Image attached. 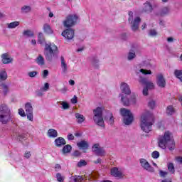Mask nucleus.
<instances>
[{
	"instance_id": "10",
	"label": "nucleus",
	"mask_w": 182,
	"mask_h": 182,
	"mask_svg": "<svg viewBox=\"0 0 182 182\" xmlns=\"http://www.w3.org/2000/svg\"><path fill=\"white\" fill-rule=\"evenodd\" d=\"M110 173L111 176L117 178H123V177H124V171H123L122 168L114 167L111 168Z\"/></svg>"
},
{
	"instance_id": "32",
	"label": "nucleus",
	"mask_w": 182,
	"mask_h": 182,
	"mask_svg": "<svg viewBox=\"0 0 182 182\" xmlns=\"http://www.w3.org/2000/svg\"><path fill=\"white\" fill-rule=\"evenodd\" d=\"M36 62L40 66H43V65H45V58H43L42 55H38L36 59Z\"/></svg>"
},
{
	"instance_id": "12",
	"label": "nucleus",
	"mask_w": 182,
	"mask_h": 182,
	"mask_svg": "<svg viewBox=\"0 0 182 182\" xmlns=\"http://www.w3.org/2000/svg\"><path fill=\"white\" fill-rule=\"evenodd\" d=\"M120 90L122 95L123 93L128 96L132 95V90L130 89V86H129V84L124 82H122L120 83Z\"/></svg>"
},
{
	"instance_id": "6",
	"label": "nucleus",
	"mask_w": 182,
	"mask_h": 182,
	"mask_svg": "<svg viewBox=\"0 0 182 182\" xmlns=\"http://www.w3.org/2000/svg\"><path fill=\"white\" fill-rule=\"evenodd\" d=\"M119 97L121 98V103L124 106H136L137 105V96L132 95L129 97L124 94L119 93Z\"/></svg>"
},
{
	"instance_id": "21",
	"label": "nucleus",
	"mask_w": 182,
	"mask_h": 182,
	"mask_svg": "<svg viewBox=\"0 0 182 182\" xmlns=\"http://www.w3.org/2000/svg\"><path fill=\"white\" fill-rule=\"evenodd\" d=\"M61 69L63 73H68V64L66 63V61L65 60V58L61 57Z\"/></svg>"
},
{
	"instance_id": "8",
	"label": "nucleus",
	"mask_w": 182,
	"mask_h": 182,
	"mask_svg": "<svg viewBox=\"0 0 182 182\" xmlns=\"http://www.w3.org/2000/svg\"><path fill=\"white\" fill-rule=\"evenodd\" d=\"M129 23L131 24V29L134 32H136L139 29V25L141 21L140 17L137 16L133 18V13L132 11H129Z\"/></svg>"
},
{
	"instance_id": "26",
	"label": "nucleus",
	"mask_w": 182,
	"mask_h": 182,
	"mask_svg": "<svg viewBox=\"0 0 182 182\" xmlns=\"http://www.w3.org/2000/svg\"><path fill=\"white\" fill-rule=\"evenodd\" d=\"M166 114L168 116H173V114H174V113H176V109H174V107H173V105H168L166 107Z\"/></svg>"
},
{
	"instance_id": "1",
	"label": "nucleus",
	"mask_w": 182,
	"mask_h": 182,
	"mask_svg": "<svg viewBox=\"0 0 182 182\" xmlns=\"http://www.w3.org/2000/svg\"><path fill=\"white\" fill-rule=\"evenodd\" d=\"M158 144L159 147L163 149V150H166L168 147V150L173 151L176 147L173 134L168 131L165 132L164 135L159 137Z\"/></svg>"
},
{
	"instance_id": "11",
	"label": "nucleus",
	"mask_w": 182,
	"mask_h": 182,
	"mask_svg": "<svg viewBox=\"0 0 182 182\" xmlns=\"http://www.w3.org/2000/svg\"><path fill=\"white\" fill-rule=\"evenodd\" d=\"M139 163L141 167H142L144 170H146V171H148L149 173H154V168H153L152 166L150 165L147 160L144 159H140Z\"/></svg>"
},
{
	"instance_id": "59",
	"label": "nucleus",
	"mask_w": 182,
	"mask_h": 182,
	"mask_svg": "<svg viewBox=\"0 0 182 182\" xmlns=\"http://www.w3.org/2000/svg\"><path fill=\"white\" fill-rule=\"evenodd\" d=\"M31 156H32V154H31V151H26L24 154V157L26 159H29L31 157Z\"/></svg>"
},
{
	"instance_id": "37",
	"label": "nucleus",
	"mask_w": 182,
	"mask_h": 182,
	"mask_svg": "<svg viewBox=\"0 0 182 182\" xmlns=\"http://www.w3.org/2000/svg\"><path fill=\"white\" fill-rule=\"evenodd\" d=\"M38 39V43H40V45H43V43H45V37H43V33H39Z\"/></svg>"
},
{
	"instance_id": "64",
	"label": "nucleus",
	"mask_w": 182,
	"mask_h": 182,
	"mask_svg": "<svg viewBox=\"0 0 182 182\" xmlns=\"http://www.w3.org/2000/svg\"><path fill=\"white\" fill-rule=\"evenodd\" d=\"M42 92L43 91H41V90H40V91H37L36 92V95L39 96V97L43 96V93Z\"/></svg>"
},
{
	"instance_id": "39",
	"label": "nucleus",
	"mask_w": 182,
	"mask_h": 182,
	"mask_svg": "<svg viewBox=\"0 0 182 182\" xmlns=\"http://www.w3.org/2000/svg\"><path fill=\"white\" fill-rule=\"evenodd\" d=\"M71 180L74 182H82L83 181V178L80 176H73Z\"/></svg>"
},
{
	"instance_id": "34",
	"label": "nucleus",
	"mask_w": 182,
	"mask_h": 182,
	"mask_svg": "<svg viewBox=\"0 0 182 182\" xmlns=\"http://www.w3.org/2000/svg\"><path fill=\"white\" fill-rule=\"evenodd\" d=\"M173 75L177 77V79H179V80L182 82V70H175Z\"/></svg>"
},
{
	"instance_id": "35",
	"label": "nucleus",
	"mask_w": 182,
	"mask_h": 182,
	"mask_svg": "<svg viewBox=\"0 0 182 182\" xmlns=\"http://www.w3.org/2000/svg\"><path fill=\"white\" fill-rule=\"evenodd\" d=\"M71 151H72V146L69 144L64 146V147L62 149L63 154H66V153H70Z\"/></svg>"
},
{
	"instance_id": "54",
	"label": "nucleus",
	"mask_w": 182,
	"mask_h": 182,
	"mask_svg": "<svg viewBox=\"0 0 182 182\" xmlns=\"http://www.w3.org/2000/svg\"><path fill=\"white\" fill-rule=\"evenodd\" d=\"M148 106L151 109H154V107H156V102L153 100H151V101L149 102Z\"/></svg>"
},
{
	"instance_id": "63",
	"label": "nucleus",
	"mask_w": 182,
	"mask_h": 182,
	"mask_svg": "<svg viewBox=\"0 0 182 182\" xmlns=\"http://www.w3.org/2000/svg\"><path fill=\"white\" fill-rule=\"evenodd\" d=\"M176 159L178 163H181V164H182V157L178 156L176 157Z\"/></svg>"
},
{
	"instance_id": "29",
	"label": "nucleus",
	"mask_w": 182,
	"mask_h": 182,
	"mask_svg": "<svg viewBox=\"0 0 182 182\" xmlns=\"http://www.w3.org/2000/svg\"><path fill=\"white\" fill-rule=\"evenodd\" d=\"M6 79H8V73H6V70L1 69L0 70V80H6Z\"/></svg>"
},
{
	"instance_id": "41",
	"label": "nucleus",
	"mask_w": 182,
	"mask_h": 182,
	"mask_svg": "<svg viewBox=\"0 0 182 182\" xmlns=\"http://www.w3.org/2000/svg\"><path fill=\"white\" fill-rule=\"evenodd\" d=\"M96 154L97 156H105L106 154V151H105L103 148L100 147Z\"/></svg>"
},
{
	"instance_id": "3",
	"label": "nucleus",
	"mask_w": 182,
	"mask_h": 182,
	"mask_svg": "<svg viewBox=\"0 0 182 182\" xmlns=\"http://www.w3.org/2000/svg\"><path fill=\"white\" fill-rule=\"evenodd\" d=\"M59 53L58 46L53 43H46L44 48V55L47 60L52 61L53 58H56Z\"/></svg>"
},
{
	"instance_id": "40",
	"label": "nucleus",
	"mask_w": 182,
	"mask_h": 182,
	"mask_svg": "<svg viewBox=\"0 0 182 182\" xmlns=\"http://www.w3.org/2000/svg\"><path fill=\"white\" fill-rule=\"evenodd\" d=\"M168 12H170V9H168V7H164L161 11V15H167Z\"/></svg>"
},
{
	"instance_id": "44",
	"label": "nucleus",
	"mask_w": 182,
	"mask_h": 182,
	"mask_svg": "<svg viewBox=\"0 0 182 182\" xmlns=\"http://www.w3.org/2000/svg\"><path fill=\"white\" fill-rule=\"evenodd\" d=\"M100 148V145H99V144H95L92 146V151L97 154V151H99Z\"/></svg>"
},
{
	"instance_id": "46",
	"label": "nucleus",
	"mask_w": 182,
	"mask_h": 182,
	"mask_svg": "<svg viewBox=\"0 0 182 182\" xmlns=\"http://www.w3.org/2000/svg\"><path fill=\"white\" fill-rule=\"evenodd\" d=\"M87 164V162L86 161L82 159L77 163V167H85Z\"/></svg>"
},
{
	"instance_id": "62",
	"label": "nucleus",
	"mask_w": 182,
	"mask_h": 182,
	"mask_svg": "<svg viewBox=\"0 0 182 182\" xmlns=\"http://www.w3.org/2000/svg\"><path fill=\"white\" fill-rule=\"evenodd\" d=\"M167 42H168V43H172V42H174V38H173V37H168V38H167Z\"/></svg>"
},
{
	"instance_id": "60",
	"label": "nucleus",
	"mask_w": 182,
	"mask_h": 182,
	"mask_svg": "<svg viewBox=\"0 0 182 182\" xmlns=\"http://www.w3.org/2000/svg\"><path fill=\"white\" fill-rule=\"evenodd\" d=\"M54 168H55V171H59L60 170H61L62 166H60V164H57L55 165Z\"/></svg>"
},
{
	"instance_id": "14",
	"label": "nucleus",
	"mask_w": 182,
	"mask_h": 182,
	"mask_svg": "<svg viewBox=\"0 0 182 182\" xmlns=\"http://www.w3.org/2000/svg\"><path fill=\"white\" fill-rule=\"evenodd\" d=\"M139 82L141 85H146V87L149 89V90L154 89V83H153V82L148 81L146 77H140Z\"/></svg>"
},
{
	"instance_id": "48",
	"label": "nucleus",
	"mask_w": 182,
	"mask_h": 182,
	"mask_svg": "<svg viewBox=\"0 0 182 182\" xmlns=\"http://www.w3.org/2000/svg\"><path fill=\"white\" fill-rule=\"evenodd\" d=\"M18 114L21 116V117H26V114L25 113V110L23 109L20 108L18 109Z\"/></svg>"
},
{
	"instance_id": "42",
	"label": "nucleus",
	"mask_w": 182,
	"mask_h": 182,
	"mask_svg": "<svg viewBox=\"0 0 182 182\" xmlns=\"http://www.w3.org/2000/svg\"><path fill=\"white\" fill-rule=\"evenodd\" d=\"M41 92H48L49 90V83L46 82L44 86L40 89Z\"/></svg>"
},
{
	"instance_id": "23",
	"label": "nucleus",
	"mask_w": 182,
	"mask_h": 182,
	"mask_svg": "<svg viewBox=\"0 0 182 182\" xmlns=\"http://www.w3.org/2000/svg\"><path fill=\"white\" fill-rule=\"evenodd\" d=\"M26 113H33V107L31 102H26L24 106Z\"/></svg>"
},
{
	"instance_id": "27",
	"label": "nucleus",
	"mask_w": 182,
	"mask_h": 182,
	"mask_svg": "<svg viewBox=\"0 0 182 182\" xmlns=\"http://www.w3.org/2000/svg\"><path fill=\"white\" fill-rule=\"evenodd\" d=\"M135 72L137 74L142 73L143 75H151V70H145L143 68H141V69L135 68Z\"/></svg>"
},
{
	"instance_id": "53",
	"label": "nucleus",
	"mask_w": 182,
	"mask_h": 182,
	"mask_svg": "<svg viewBox=\"0 0 182 182\" xmlns=\"http://www.w3.org/2000/svg\"><path fill=\"white\" fill-rule=\"evenodd\" d=\"M168 174V172L167 171H164L162 170L159 171L160 177H164V178L167 177Z\"/></svg>"
},
{
	"instance_id": "52",
	"label": "nucleus",
	"mask_w": 182,
	"mask_h": 182,
	"mask_svg": "<svg viewBox=\"0 0 182 182\" xmlns=\"http://www.w3.org/2000/svg\"><path fill=\"white\" fill-rule=\"evenodd\" d=\"M149 33V36H152V37L157 36V31L154 29H151Z\"/></svg>"
},
{
	"instance_id": "24",
	"label": "nucleus",
	"mask_w": 182,
	"mask_h": 182,
	"mask_svg": "<svg viewBox=\"0 0 182 182\" xmlns=\"http://www.w3.org/2000/svg\"><path fill=\"white\" fill-rule=\"evenodd\" d=\"M143 11L144 12L150 13L153 11V6L149 2H146L144 4Z\"/></svg>"
},
{
	"instance_id": "45",
	"label": "nucleus",
	"mask_w": 182,
	"mask_h": 182,
	"mask_svg": "<svg viewBox=\"0 0 182 182\" xmlns=\"http://www.w3.org/2000/svg\"><path fill=\"white\" fill-rule=\"evenodd\" d=\"M108 122L109 123V124H113V122H114V119L113 118V114L109 113L108 114Z\"/></svg>"
},
{
	"instance_id": "9",
	"label": "nucleus",
	"mask_w": 182,
	"mask_h": 182,
	"mask_svg": "<svg viewBox=\"0 0 182 182\" xmlns=\"http://www.w3.org/2000/svg\"><path fill=\"white\" fill-rule=\"evenodd\" d=\"M79 21V16L76 14H70L68 15L65 20L63 21V25L65 28H70L75 26Z\"/></svg>"
},
{
	"instance_id": "61",
	"label": "nucleus",
	"mask_w": 182,
	"mask_h": 182,
	"mask_svg": "<svg viewBox=\"0 0 182 182\" xmlns=\"http://www.w3.org/2000/svg\"><path fill=\"white\" fill-rule=\"evenodd\" d=\"M68 90H69L68 89V87H64L61 90H60V92H61V93H66V92H68Z\"/></svg>"
},
{
	"instance_id": "7",
	"label": "nucleus",
	"mask_w": 182,
	"mask_h": 182,
	"mask_svg": "<svg viewBox=\"0 0 182 182\" xmlns=\"http://www.w3.org/2000/svg\"><path fill=\"white\" fill-rule=\"evenodd\" d=\"M119 112L121 116L124 117L123 122L124 124L129 126V124H132V123H133V114L129 109H127L126 108H121L119 109Z\"/></svg>"
},
{
	"instance_id": "5",
	"label": "nucleus",
	"mask_w": 182,
	"mask_h": 182,
	"mask_svg": "<svg viewBox=\"0 0 182 182\" xmlns=\"http://www.w3.org/2000/svg\"><path fill=\"white\" fill-rule=\"evenodd\" d=\"M93 120L97 126L105 127V121L103 120V107H97L92 111Z\"/></svg>"
},
{
	"instance_id": "49",
	"label": "nucleus",
	"mask_w": 182,
	"mask_h": 182,
	"mask_svg": "<svg viewBox=\"0 0 182 182\" xmlns=\"http://www.w3.org/2000/svg\"><path fill=\"white\" fill-rule=\"evenodd\" d=\"M26 116H27L28 120H30V122H33V112L27 113Z\"/></svg>"
},
{
	"instance_id": "55",
	"label": "nucleus",
	"mask_w": 182,
	"mask_h": 182,
	"mask_svg": "<svg viewBox=\"0 0 182 182\" xmlns=\"http://www.w3.org/2000/svg\"><path fill=\"white\" fill-rule=\"evenodd\" d=\"M70 102L73 103V105H76V103H77V97L74 95L73 97L70 100Z\"/></svg>"
},
{
	"instance_id": "47",
	"label": "nucleus",
	"mask_w": 182,
	"mask_h": 182,
	"mask_svg": "<svg viewBox=\"0 0 182 182\" xmlns=\"http://www.w3.org/2000/svg\"><path fill=\"white\" fill-rule=\"evenodd\" d=\"M0 87L3 90L4 95H6V93H8V85L3 84L0 86Z\"/></svg>"
},
{
	"instance_id": "19",
	"label": "nucleus",
	"mask_w": 182,
	"mask_h": 182,
	"mask_svg": "<svg viewBox=\"0 0 182 182\" xmlns=\"http://www.w3.org/2000/svg\"><path fill=\"white\" fill-rule=\"evenodd\" d=\"M47 136L49 139H56L58 137V131L55 129H49L47 132Z\"/></svg>"
},
{
	"instance_id": "33",
	"label": "nucleus",
	"mask_w": 182,
	"mask_h": 182,
	"mask_svg": "<svg viewBox=\"0 0 182 182\" xmlns=\"http://www.w3.org/2000/svg\"><path fill=\"white\" fill-rule=\"evenodd\" d=\"M18 26H19V21H14L7 23V28H9V29H15V28Z\"/></svg>"
},
{
	"instance_id": "17",
	"label": "nucleus",
	"mask_w": 182,
	"mask_h": 182,
	"mask_svg": "<svg viewBox=\"0 0 182 182\" xmlns=\"http://www.w3.org/2000/svg\"><path fill=\"white\" fill-rule=\"evenodd\" d=\"M77 146L80 150H82L84 153H86V150L89 149V142H87V141L82 140L80 142H77Z\"/></svg>"
},
{
	"instance_id": "15",
	"label": "nucleus",
	"mask_w": 182,
	"mask_h": 182,
	"mask_svg": "<svg viewBox=\"0 0 182 182\" xmlns=\"http://www.w3.org/2000/svg\"><path fill=\"white\" fill-rule=\"evenodd\" d=\"M156 85L159 86V87H166V79L164 78L163 74L159 73L156 75Z\"/></svg>"
},
{
	"instance_id": "20",
	"label": "nucleus",
	"mask_w": 182,
	"mask_h": 182,
	"mask_svg": "<svg viewBox=\"0 0 182 182\" xmlns=\"http://www.w3.org/2000/svg\"><path fill=\"white\" fill-rule=\"evenodd\" d=\"M12 60H14V59H12V58L9 57V55L6 53L3 54L1 55V62L4 65H8V63H11V62H12Z\"/></svg>"
},
{
	"instance_id": "56",
	"label": "nucleus",
	"mask_w": 182,
	"mask_h": 182,
	"mask_svg": "<svg viewBox=\"0 0 182 182\" xmlns=\"http://www.w3.org/2000/svg\"><path fill=\"white\" fill-rule=\"evenodd\" d=\"M67 139L69 141L75 140V135L72 134H68L67 136Z\"/></svg>"
},
{
	"instance_id": "58",
	"label": "nucleus",
	"mask_w": 182,
	"mask_h": 182,
	"mask_svg": "<svg viewBox=\"0 0 182 182\" xmlns=\"http://www.w3.org/2000/svg\"><path fill=\"white\" fill-rule=\"evenodd\" d=\"M49 75V71L48 70H44L43 71V77L46 79V77Z\"/></svg>"
},
{
	"instance_id": "22",
	"label": "nucleus",
	"mask_w": 182,
	"mask_h": 182,
	"mask_svg": "<svg viewBox=\"0 0 182 182\" xmlns=\"http://www.w3.org/2000/svg\"><path fill=\"white\" fill-rule=\"evenodd\" d=\"M43 29L47 35H52V33H53V30L50 28V25L48 23L43 25Z\"/></svg>"
},
{
	"instance_id": "43",
	"label": "nucleus",
	"mask_w": 182,
	"mask_h": 182,
	"mask_svg": "<svg viewBox=\"0 0 182 182\" xmlns=\"http://www.w3.org/2000/svg\"><path fill=\"white\" fill-rule=\"evenodd\" d=\"M56 178L57 181L59 182H63L65 180V177L62 176V174H60V173H58L56 174Z\"/></svg>"
},
{
	"instance_id": "16",
	"label": "nucleus",
	"mask_w": 182,
	"mask_h": 182,
	"mask_svg": "<svg viewBox=\"0 0 182 182\" xmlns=\"http://www.w3.org/2000/svg\"><path fill=\"white\" fill-rule=\"evenodd\" d=\"M62 36L70 41L73 38H75V31L72 28H68L63 31Z\"/></svg>"
},
{
	"instance_id": "50",
	"label": "nucleus",
	"mask_w": 182,
	"mask_h": 182,
	"mask_svg": "<svg viewBox=\"0 0 182 182\" xmlns=\"http://www.w3.org/2000/svg\"><path fill=\"white\" fill-rule=\"evenodd\" d=\"M151 156L153 159H159V157H160V153L157 151H154L152 152Z\"/></svg>"
},
{
	"instance_id": "2",
	"label": "nucleus",
	"mask_w": 182,
	"mask_h": 182,
	"mask_svg": "<svg viewBox=\"0 0 182 182\" xmlns=\"http://www.w3.org/2000/svg\"><path fill=\"white\" fill-rule=\"evenodd\" d=\"M154 122V117L150 111H145L141 115L140 127L145 133L151 132V126Z\"/></svg>"
},
{
	"instance_id": "25",
	"label": "nucleus",
	"mask_w": 182,
	"mask_h": 182,
	"mask_svg": "<svg viewBox=\"0 0 182 182\" xmlns=\"http://www.w3.org/2000/svg\"><path fill=\"white\" fill-rule=\"evenodd\" d=\"M75 117L77 119V122L79 123L80 124L83 123V122L86 120V118L85 117V116H83V114L80 113H75Z\"/></svg>"
},
{
	"instance_id": "28",
	"label": "nucleus",
	"mask_w": 182,
	"mask_h": 182,
	"mask_svg": "<svg viewBox=\"0 0 182 182\" xmlns=\"http://www.w3.org/2000/svg\"><path fill=\"white\" fill-rule=\"evenodd\" d=\"M167 168L169 171L170 174H175L176 173V169L174 168V164L169 162L167 164Z\"/></svg>"
},
{
	"instance_id": "18",
	"label": "nucleus",
	"mask_w": 182,
	"mask_h": 182,
	"mask_svg": "<svg viewBox=\"0 0 182 182\" xmlns=\"http://www.w3.org/2000/svg\"><path fill=\"white\" fill-rule=\"evenodd\" d=\"M54 143L56 147H62V146L66 144V140L63 137H58L55 139Z\"/></svg>"
},
{
	"instance_id": "51",
	"label": "nucleus",
	"mask_w": 182,
	"mask_h": 182,
	"mask_svg": "<svg viewBox=\"0 0 182 182\" xmlns=\"http://www.w3.org/2000/svg\"><path fill=\"white\" fill-rule=\"evenodd\" d=\"M38 75V71H31L28 73L29 77H35Z\"/></svg>"
},
{
	"instance_id": "4",
	"label": "nucleus",
	"mask_w": 182,
	"mask_h": 182,
	"mask_svg": "<svg viewBox=\"0 0 182 182\" xmlns=\"http://www.w3.org/2000/svg\"><path fill=\"white\" fill-rule=\"evenodd\" d=\"M0 122L3 124H6L9 122H11V109L6 105L0 106Z\"/></svg>"
},
{
	"instance_id": "31",
	"label": "nucleus",
	"mask_w": 182,
	"mask_h": 182,
	"mask_svg": "<svg viewBox=\"0 0 182 182\" xmlns=\"http://www.w3.org/2000/svg\"><path fill=\"white\" fill-rule=\"evenodd\" d=\"M23 36H26V38H33V36H35V33H33V31H32L31 30H25L23 32Z\"/></svg>"
},
{
	"instance_id": "13",
	"label": "nucleus",
	"mask_w": 182,
	"mask_h": 182,
	"mask_svg": "<svg viewBox=\"0 0 182 182\" xmlns=\"http://www.w3.org/2000/svg\"><path fill=\"white\" fill-rule=\"evenodd\" d=\"M139 51V47L137 46H133L129 50L127 54V60H133L136 58V52Z\"/></svg>"
},
{
	"instance_id": "30",
	"label": "nucleus",
	"mask_w": 182,
	"mask_h": 182,
	"mask_svg": "<svg viewBox=\"0 0 182 182\" xmlns=\"http://www.w3.org/2000/svg\"><path fill=\"white\" fill-rule=\"evenodd\" d=\"M99 62H100L99 58H97V57H93L91 59V65L96 69H97L99 68Z\"/></svg>"
},
{
	"instance_id": "38",
	"label": "nucleus",
	"mask_w": 182,
	"mask_h": 182,
	"mask_svg": "<svg viewBox=\"0 0 182 182\" xmlns=\"http://www.w3.org/2000/svg\"><path fill=\"white\" fill-rule=\"evenodd\" d=\"M60 106H62V109H63V110H68V109L70 107V106L69 105V103H68V102L66 101L60 102Z\"/></svg>"
},
{
	"instance_id": "57",
	"label": "nucleus",
	"mask_w": 182,
	"mask_h": 182,
	"mask_svg": "<svg viewBox=\"0 0 182 182\" xmlns=\"http://www.w3.org/2000/svg\"><path fill=\"white\" fill-rule=\"evenodd\" d=\"M142 93L144 96H147V95H149V88L146 87H144Z\"/></svg>"
},
{
	"instance_id": "36",
	"label": "nucleus",
	"mask_w": 182,
	"mask_h": 182,
	"mask_svg": "<svg viewBox=\"0 0 182 182\" xmlns=\"http://www.w3.org/2000/svg\"><path fill=\"white\" fill-rule=\"evenodd\" d=\"M31 10V6H23L21 7V14H28Z\"/></svg>"
}]
</instances>
